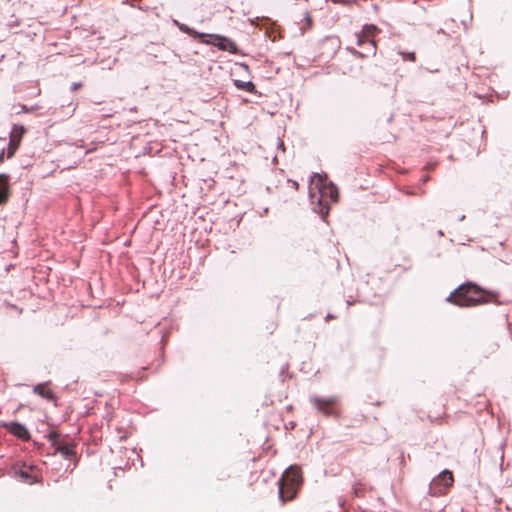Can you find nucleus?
I'll return each mask as SVG.
<instances>
[{
    "label": "nucleus",
    "mask_w": 512,
    "mask_h": 512,
    "mask_svg": "<svg viewBox=\"0 0 512 512\" xmlns=\"http://www.w3.org/2000/svg\"><path fill=\"white\" fill-rule=\"evenodd\" d=\"M465 218L464 215L460 216V220L462 221Z\"/></svg>",
    "instance_id": "nucleus-25"
},
{
    "label": "nucleus",
    "mask_w": 512,
    "mask_h": 512,
    "mask_svg": "<svg viewBox=\"0 0 512 512\" xmlns=\"http://www.w3.org/2000/svg\"><path fill=\"white\" fill-rule=\"evenodd\" d=\"M172 23H173L175 26H177V27H179V25L181 24V23H180L178 20H176V19H173V20H172Z\"/></svg>",
    "instance_id": "nucleus-21"
},
{
    "label": "nucleus",
    "mask_w": 512,
    "mask_h": 512,
    "mask_svg": "<svg viewBox=\"0 0 512 512\" xmlns=\"http://www.w3.org/2000/svg\"><path fill=\"white\" fill-rule=\"evenodd\" d=\"M22 109H23L24 111H27V112L32 111V108H31V109H28L25 105H23V106H22Z\"/></svg>",
    "instance_id": "nucleus-22"
},
{
    "label": "nucleus",
    "mask_w": 512,
    "mask_h": 512,
    "mask_svg": "<svg viewBox=\"0 0 512 512\" xmlns=\"http://www.w3.org/2000/svg\"><path fill=\"white\" fill-rule=\"evenodd\" d=\"M453 484L452 473L445 469L437 477L433 478L429 484V493L431 495H440L444 493Z\"/></svg>",
    "instance_id": "nucleus-4"
},
{
    "label": "nucleus",
    "mask_w": 512,
    "mask_h": 512,
    "mask_svg": "<svg viewBox=\"0 0 512 512\" xmlns=\"http://www.w3.org/2000/svg\"><path fill=\"white\" fill-rule=\"evenodd\" d=\"M24 132H25V129L23 126L15 125L12 128V131L10 133L8 149H7V156L9 158L12 157L14 155V153L16 152V150L18 149V146H19L21 139L24 135Z\"/></svg>",
    "instance_id": "nucleus-8"
},
{
    "label": "nucleus",
    "mask_w": 512,
    "mask_h": 512,
    "mask_svg": "<svg viewBox=\"0 0 512 512\" xmlns=\"http://www.w3.org/2000/svg\"><path fill=\"white\" fill-rule=\"evenodd\" d=\"M235 85L236 87L248 92H252L255 88L254 84L251 81L235 80Z\"/></svg>",
    "instance_id": "nucleus-14"
},
{
    "label": "nucleus",
    "mask_w": 512,
    "mask_h": 512,
    "mask_svg": "<svg viewBox=\"0 0 512 512\" xmlns=\"http://www.w3.org/2000/svg\"><path fill=\"white\" fill-rule=\"evenodd\" d=\"M337 187L327 180L326 174L313 173L309 185V198L314 212L324 219L330 210V204L338 201Z\"/></svg>",
    "instance_id": "nucleus-1"
},
{
    "label": "nucleus",
    "mask_w": 512,
    "mask_h": 512,
    "mask_svg": "<svg viewBox=\"0 0 512 512\" xmlns=\"http://www.w3.org/2000/svg\"><path fill=\"white\" fill-rule=\"evenodd\" d=\"M283 147H284L283 142H279V143H278V148H279V149H280V148H281V149H284Z\"/></svg>",
    "instance_id": "nucleus-23"
},
{
    "label": "nucleus",
    "mask_w": 512,
    "mask_h": 512,
    "mask_svg": "<svg viewBox=\"0 0 512 512\" xmlns=\"http://www.w3.org/2000/svg\"><path fill=\"white\" fill-rule=\"evenodd\" d=\"M48 383H40L34 386L33 392L42 398L47 400H54V394L52 391L46 389Z\"/></svg>",
    "instance_id": "nucleus-10"
},
{
    "label": "nucleus",
    "mask_w": 512,
    "mask_h": 512,
    "mask_svg": "<svg viewBox=\"0 0 512 512\" xmlns=\"http://www.w3.org/2000/svg\"><path fill=\"white\" fill-rule=\"evenodd\" d=\"M302 483V476L299 469L295 466L287 468L278 481V495L282 503L292 500L298 488Z\"/></svg>",
    "instance_id": "nucleus-3"
},
{
    "label": "nucleus",
    "mask_w": 512,
    "mask_h": 512,
    "mask_svg": "<svg viewBox=\"0 0 512 512\" xmlns=\"http://www.w3.org/2000/svg\"><path fill=\"white\" fill-rule=\"evenodd\" d=\"M16 474L22 479V481L29 483V484H34L39 481L37 476L30 475L25 470H19L16 472Z\"/></svg>",
    "instance_id": "nucleus-13"
},
{
    "label": "nucleus",
    "mask_w": 512,
    "mask_h": 512,
    "mask_svg": "<svg viewBox=\"0 0 512 512\" xmlns=\"http://www.w3.org/2000/svg\"><path fill=\"white\" fill-rule=\"evenodd\" d=\"M361 32L364 33L368 38L372 39V37L378 32V28L372 24L364 25Z\"/></svg>",
    "instance_id": "nucleus-15"
},
{
    "label": "nucleus",
    "mask_w": 512,
    "mask_h": 512,
    "mask_svg": "<svg viewBox=\"0 0 512 512\" xmlns=\"http://www.w3.org/2000/svg\"><path fill=\"white\" fill-rule=\"evenodd\" d=\"M399 54L403 57V60L405 61H415V53L414 52H402L400 51Z\"/></svg>",
    "instance_id": "nucleus-17"
},
{
    "label": "nucleus",
    "mask_w": 512,
    "mask_h": 512,
    "mask_svg": "<svg viewBox=\"0 0 512 512\" xmlns=\"http://www.w3.org/2000/svg\"><path fill=\"white\" fill-rule=\"evenodd\" d=\"M58 451L65 457L69 458L73 454V450L68 445H62L58 447Z\"/></svg>",
    "instance_id": "nucleus-16"
},
{
    "label": "nucleus",
    "mask_w": 512,
    "mask_h": 512,
    "mask_svg": "<svg viewBox=\"0 0 512 512\" xmlns=\"http://www.w3.org/2000/svg\"><path fill=\"white\" fill-rule=\"evenodd\" d=\"M8 195L9 187L7 177L5 175H0V205L7 201Z\"/></svg>",
    "instance_id": "nucleus-11"
},
{
    "label": "nucleus",
    "mask_w": 512,
    "mask_h": 512,
    "mask_svg": "<svg viewBox=\"0 0 512 512\" xmlns=\"http://www.w3.org/2000/svg\"><path fill=\"white\" fill-rule=\"evenodd\" d=\"M349 51H350L354 56H356V57H358V58H364V57H366V56L368 55V54H364V53H362V52H360V51H357V50H355V49H349Z\"/></svg>",
    "instance_id": "nucleus-18"
},
{
    "label": "nucleus",
    "mask_w": 512,
    "mask_h": 512,
    "mask_svg": "<svg viewBox=\"0 0 512 512\" xmlns=\"http://www.w3.org/2000/svg\"><path fill=\"white\" fill-rule=\"evenodd\" d=\"M202 42L211 43L219 49L223 51H229L231 53H234L237 50L236 44L232 40L220 35L208 34L206 38L202 39Z\"/></svg>",
    "instance_id": "nucleus-5"
},
{
    "label": "nucleus",
    "mask_w": 512,
    "mask_h": 512,
    "mask_svg": "<svg viewBox=\"0 0 512 512\" xmlns=\"http://www.w3.org/2000/svg\"><path fill=\"white\" fill-rule=\"evenodd\" d=\"M310 401L313 403L314 407L321 413L325 415H332L333 410L332 406L336 403L337 398L332 396L329 398H320L318 396H312Z\"/></svg>",
    "instance_id": "nucleus-7"
},
{
    "label": "nucleus",
    "mask_w": 512,
    "mask_h": 512,
    "mask_svg": "<svg viewBox=\"0 0 512 512\" xmlns=\"http://www.w3.org/2000/svg\"><path fill=\"white\" fill-rule=\"evenodd\" d=\"M356 43L358 46H363L364 44H367V52L371 53L372 55L376 54V43L373 39L368 38L364 33L360 32L359 34H356Z\"/></svg>",
    "instance_id": "nucleus-9"
},
{
    "label": "nucleus",
    "mask_w": 512,
    "mask_h": 512,
    "mask_svg": "<svg viewBox=\"0 0 512 512\" xmlns=\"http://www.w3.org/2000/svg\"><path fill=\"white\" fill-rule=\"evenodd\" d=\"M2 158H3V153H2V154H0V160H2Z\"/></svg>",
    "instance_id": "nucleus-26"
},
{
    "label": "nucleus",
    "mask_w": 512,
    "mask_h": 512,
    "mask_svg": "<svg viewBox=\"0 0 512 512\" xmlns=\"http://www.w3.org/2000/svg\"><path fill=\"white\" fill-rule=\"evenodd\" d=\"M297 186H298L297 182H293V187L297 188Z\"/></svg>",
    "instance_id": "nucleus-24"
},
{
    "label": "nucleus",
    "mask_w": 512,
    "mask_h": 512,
    "mask_svg": "<svg viewBox=\"0 0 512 512\" xmlns=\"http://www.w3.org/2000/svg\"><path fill=\"white\" fill-rule=\"evenodd\" d=\"M305 18H306V20L308 22V25H311V18H310V15H309L308 12L305 13Z\"/></svg>",
    "instance_id": "nucleus-20"
},
{
    "label": "nucleus",
    "mask_w": 512,
    "mask_h": 512,
    "mask_svg": "<svg viewBox=\"0 0 512 512\" xmlns=\"http://www.w3.org/2000/svg\"><path fill=\"white\" fill-rule=\"evenodd\" d=\"M1 427L5 428L13 436H15L23 441H28L31 438L29 430L26 428L25 425H23L19 422H15V421L3 422L1 424Z\"/></svg>",
    "instance_id": "nucleus-6"
},
{
    "label": "nucleus",
    "mask_w": 512,
    "mask_h": 512,
    "mask_svg": "<svg viewBox=\"0 0 512 512\" xmlns=\"http://www.w3.org/2000/svg\"><path fill=\"white\" fill-rule=\"evenodd\" d=\"M182 32L190 35V36H193L195 38H200L201 40L203 38H206L208 36V34H205V33H199L197 32L196 30L190 28L189 26H187L186 24H183L181 23L178 27Z\"/></svg>",
    "instance_id": "nucleus-12"
},
{
    "label": "nucleus",
    "mask_w": 512,
    "mask_h": 512,
    "mask_svg": "<svg viewBox=\"0 0 512 512\" xmlns=\"http://www.w3.org/2000/svg\"><path fill=\"white\" fill-rule=\"evenodd\" d=\"M496 296L494 292H485L475 284L468 283L460 285L446 300L461 307H472L489 302L498 304Z\"/></svg>",
    "instance_id": "nucleus-2"
},
{
    "label": "nucleus",
    "mask_w": 512,
    "mask_h": 512,
    "mask_svg": "<svg viewBox=\"0 0 512 512\" xmlns=\"http://www.w3.org/2000/svg\"><path fill=\"white\" fill-rule=\"evenodd\" d=\"M81 86H82L81 83H73L72 86H71V90L72 91H76Z\"/></svg>",
    "instance_id": "nucleus-19"
}]
</instances>
